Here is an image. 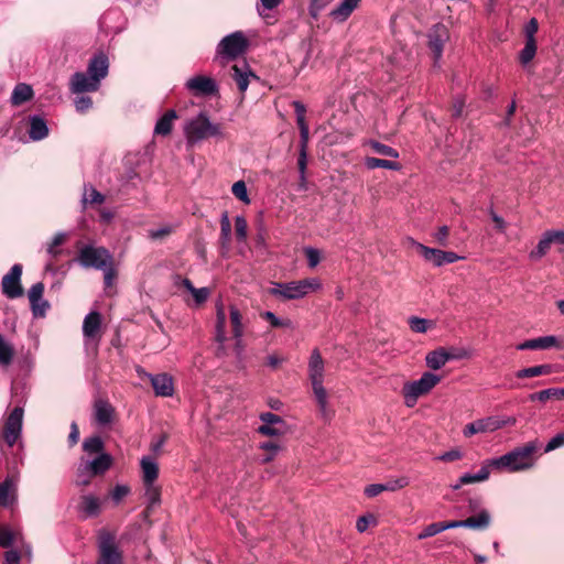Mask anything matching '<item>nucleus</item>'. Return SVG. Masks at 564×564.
I'll use <instances>...</instances> for the list:
<instances>
[{"label":"nucleus","mask_w":564,"mask_h":564,"mask_svg":"<svg viewBox=\"0 0 564 564\" xmlns=\"http://www.w3.org/2000/svg\"><path fill=\"white\" fill-rule=\"evenodd\" d=\"M109 69L108 56L100 52L94 55L87 67V72H76L69 80V89L73 94L94 93L100 87V83L107 77Z\"/></svg>","instance_id":"1"},{"label":"nucleus","mask_w":564,"mask_h":564,"mask_svg":"<svg viewBox=\"0 0 564 564\" xmlns=\"http://www.w3.org/2000/svg\"><path fill=\"white\" fill-rule=\"evenodd\" d=\"M536 448L538 447L534 442H529L500 457L490 459L489 466L495 469L508 470L511 473L529 469L534 464L533 454Z\"/></svg>","instance_id":"2"},{"label":"nucleus","mask_w":564,"mask_h":564,"mask_svg":"<svg viewBox=\"0 0 564 564\" xmlns=\"http://www.w3.org/2000/svg\"><path fill=\"white\" fill-rule=\"evenodd\" d=\"M308 377L312 383L313 392L318 404V410L324 420H329L333 415L328 409L327 392L323 386L324 382V360L318 349H314L308 361Z\"/></svg>","instance_id":"3"},{"label":"nucleus","mask_w":564,"mask_h":564,"mask_svg":"<svg viewBox=\"0 0 564 564\" xmlns=\"http://www.w3.org/2000/svg\"><path fill=\"white\" fill-rule=\"evenodd\" d=\"M321 288L322 283L317 278H308L286 283L273 282L269 293L284 301L300 300Z\"/></svg>","instance_id":"4"},{"label":"nucleus","mask_w":564,"mask_h":564,"mask_svg":"<svg viewBox=\"0 0 564 564\" xmlns=\"http://www.w3.org/2000/svg\"><path fill=\"white\" fill-rule=\"evenodd\" d=\"M184 133L187 144L192 147L207 138L220 137L221 129L219 124L213 123L205 112H199L186 122Z\"/></svg>","instance_id":"5"},{"label":"nucleus","mask_w":564,"mask_h":564,"mask_svg":"<svg viewBox=\"0 0 564 564\" xmlns=\"http://www.w3.org/2000/svg\"><path fill=\"white\" fill-rule=\"evenodd\" d=\"M441 377L433 372H424L419 380L406 382L402 393L405 405L412 408L421 395L429 393L438 382Z\"/></svg>","instance_id":"6"},{"label":"nucleus","mask_w":564,"mask_h":564,"mask_svg":"<svg viewBox=\"0 0 564 564\" xmlns=\"http://www.w3.org/2000/svg\"><path fill=\"white\" fill-rule=\"evenodd\" d=\"M248 48V40L242 32L237 31L226 35L216 47V58L228 62L242 55Z\"/></svg>","instance_id":"7"},{"label":"nucleus","mask_w":564,"mask_h":564,"mask_svg":"<svg viewBox=\"0 0 564 564\" xmlns=\"http://www.w3.org/2000/svg\"><path fill=\"white\" fill-rule=\"evenodd\" d=\"M98 560L96 564H123V555L119 550L115 534L100 531L98 535Z\"/></svg>","instance_id":"8"},{"label":"nucleus","mask_w":564,"mask_h":564,"mask_svg":"<svg viewBox=\"0 0 564 564\" xmlns=\"http://www.w3.org/2000/svg\"><path fill=\"white\" fill-rule=\"evenodd\" d=\"M78 261L84 268L100 270L112 265V256L104 247L85 246L79 251Z\"/></svg>","instance_id":"9"},{"label":"nucleus","mask_w":564,"mask_h":564,"mask_svg":"<svg viewBox=\"0 0 564 564\" xmlns=\"http://www.w3.org/2000/svg\"><path fill=\"white\" fill-rule=\"evenodd\" d=\"M23 409L20 406L14 408L7 417L3 430L2 438L9 447H13L22 432Z\"/></svg>","instance_id":"10"},{"label":"nucleus","mask_w":564,"mask_h":564,"mask_svg":"<svg viewBox=\"0 0 564 564\" xmlns=\"http://www.w3.org/2000/svg\"><path fill=\"white\" fill-rule=\"evenodd\" d=\"M416 250L422 254V257L432 262L435 267H442L445 263H454L463 257H459L457 253L453 251H444L441 249L430 248L422 243H415Z\"/></svg>","instance_id":"11"},{"label":"nucleus","mask_w":564,"mask_h":564,"mask_svg":"<svg viewBox=\"0 0 564 564\" xmlns=\"http://www.w3.org/2000/svg\"><path fill=\"white\" fill-rule=\"evenodd\" d=\"M22 265L14 264L2 278V292L9 299H17L23 294L21 286Z\"/></svg>","instance_id":"12"},{"label":"nucleus","mask_w":564,"mask_h":564,"mask_svg":"<svg viewBox=\"0 0 564 564\" xmlns=\"http://www.w3.org/2000/svg\"><path fill=\"white\" fill-rule=\"evenodd\" d=\"M429 48L431 50L434 63L437 64L443 55L444 44L448 40V31L444 24H435L427 34Z\"/></svg>","instance_id":"13"},{"label":"nucleus","mask_w":564,"mask_h":564,"mask_svg":"<svg viewBox=\"0 0 564 564\" xmlns=\"http://www.w3.org/2000/svg\"><path fill=\"white\" fill-rule=\"evenodd\" d=\"M44 284L42 282L34 283L29 292L28 297L31 305V311L34 317H44L50 304L43 299Z\"/></svg>","instance_id":"14"},{"label":"nucleus","mask_w":564,"mask_h":564,"mask_svg":"<svg viewBox=\"0 0 564 564\" xmlns=\"http://www.w3.org/2000/svg\"><path fill=\"white\" fill-rule=\"evenodd\" d=\"M185 87L194 95L210 96L218 91L217 83L207 76L197 75L185 83Z\"/></svg>","instance_id":"15"},{"label":"nucleus","mask_w":564,"mask_h":564,"mask_svg":"<svg viewBox=\"0 0 564 564\" xmlns=\"http://www.w3.org/2000/svg\"><path fill=\"white\" fill-rule=\"evenodd\" d=\"M505 425L503 421L497 417L489 416L476 420L464 427L463 434L465 437H470L477 433L495 432Z\"/></svg>","instance_id":"16"},{"label":"nucleus","mask_w":564,"mask_h":564,"mask_svg":"<svg viewBox=\"0 0 564 564\" xmlns=\"http://www.w3.org/2000/svg\"><path fill=\"white\" fill-rule=\"evenodd\" d=\"M260 420L263 422L258 427V432L265 436H279L284 433V421L278 414L272 412H264L260 414Z\"/></svg>","instance_id":"17"},{"label":"nucleus","mask_w":564,"mask_h":564,"mask_svg":"<svg viewBox=\"0 0 564 564\" xmlns=\"http://www.w3.org/2000/svg\"><path fill=\"white\" fill-rule=\"evenodd\" d=\"M156 395L172 397L174 393L173 379L167 373L148 375Z\"/></svg>","instance_id":"18"},{"label":"nucleus","mask_w":564,"mask_h":564,"mask_svg":"<svg viewBox=\"0 0 564 564\" xmlns=\"http://www.w3.org/2000/svg\"><path fill=\"white\" fill-rule=\"evenodd\" d=\"M490 521V513L487 510L482 509L477 516L469 517L465 520H454V525L455 529L468 528L474 530H484L489 527Z\"/></svg>","instance_id":"19"},{"label":"nucleus","mask_w":564,"mask_h":564,"mask_svg":"<svg viewBox=\"0 0 564 564\" xmlns=\"http://www.w3.org/2000/svg\"><path fill=\"white\" fill-rule=\"evenodd\" d=\"M101 500L94 495H84L78 506L79 512L85 519L98 517L101 512Z\"/></svg>","instance_id":"20"},{"label":"nucleus","mask_w":564,"mask_h":564,"mask_svg":"<svg viewBox=\"0 0 564 564\" xmlns=\"http://www.w3.org/2000/svg\"><path fill=\"white\" fill-rule=\"evenodd\" d=\"M85 465V468H88L93 475L99 476L104 475L112 465V457L108 453H101L97 455L94 459H82Z\"/></svg>","instance_id":"21"},{"label":"nucleus","mask_w":564,"mask_h":564,"mask_svg":"<svg viewBox=\"0 0 564 564\" xmlns=\"http://www.w3.org/2000/svg\"><path fill=\"white\" fill-rule=\"evenodd\" d=\"M558 340L555 336H542L538 338L528 339L517 346L518 350H539L549 349L557 346Z\"/></svg>","instance_id":"22"},{"label":"nucleus","mask_w":564,"mask_h":564,"mask_svg":"<svg viewBox=\"0 0 564 564\" xmlns=\"http://www.w3.org/2000/svg\"><path fill=\"white\" fill-rule=\"evenodd\" d=\"M408 485L405 478H398L386 484H372L365 488V495L369 498L380 495L382 491H394Z\"/></svg>","instance_id":"23"},{"label":"nucleus","mask_w":564,"mask_h":564,"mask_svg":"<svg viewBox=\"0 0 564 564\" xmlns=\"http://www.w3.org/2000/svg\"><path fill=\"white\" fill-rule=\"evenodd\" d=\"M115 410L110 403L104 400H98L94 405L95 421L100 426L110 424L113 420Z\"/></svg>","instance_id":"24"},{"label":"nucleus","mask_w":564,"mask_h":564,"mask_svg":"<svg viewBox=\"0 0 564 564\" xmlns=\"http://www.w3.org/2000/svg\"><path fill=\"white\" fill-rule=\"evenodd\" d=\"M231 77L236 82L238 89L241 93H245L248 89L250 77L257 78V76L250 70L246 63H243L241 66L237 64L234 65L231 67Z\"/></svg>","instance_id":"25"},{"label":"nucleus","mask_w":564,"mask_h":564,"mask_svg":"<svg viewBox=\"0 0 564 564\" xmlns=\"http://www.w3.org/2000/svg\"><path fill=\"white\" fill-rule=\"evenodd\" d=\"M361 0H343L329 13L330 18L337 22H345L357 9Z\"/></svg>","instance_id":"26"},{"label":"nucleus","mask_w":564,"mask_h":564,"mask_svg":"<svg viewBox=\"0 0 564 564\" xmlns=\"http://www.w3.org/2000/svg\"><path fill=\"white\" fill-rule=\"evenodd\" d=\"M101 326V316L98 312H90L84 318L83 334L85 338L96 339Z\"/></svg>","instance_id":"27"},{"label":"nucleus","mask_w":564,"mask_h":564,"mask_svg":"<svg viewBox=\"0 0 564 564\" xmlns=\"http://www.w3.org/2000/svg\"><path fill=\"white\" fill-rule=\"evenodd\" d=\"M29 137L33 141H40L45 139L48 135V127L46 124V121L37 116H30L29 117Z\"/></svg>","instance_id":"28"},{"label":"nucleus","mask_w":564,"mask_h":564,"mask_svg":"<svg viewBox=\"0 0 564 564\" xmlns=\"http://www.w3.org/2000/svg\"><path fill=\"white\" fill-rule=\"evenodd\" d=\"M142 480L143 484L155 482L159 476V465L150 456L142 457L141 462Z\"/></svg>","instance_id":"29"},{"label":"nucleus","mask_w":564,"mask_h":564,"mask_svg":"<svg viewBox=\"0 0 564 564\" xmlns=\"http://www.w3.org/2000/svg\"><path fill=\"white\" fill-rule=\"evenodd\" d=\"M454 357L449 355L444 348H438L433 351H430L425 357L426 366L433 370H438L445 364L453 359Z\"/></svg>","instance_id":"30"},{"label":"nucleus","mask_w":564,"mask_h":564,"mask_svg":"<svg viewBox=\"0 0 564 564\" xmlns=\"http://www.w3.org/2000/svg\"><path fill=\"white\" fill-rule=\"evenodd\" d=\"M229 321L231 325L232 337L238 339L243 336L245 325L242 322V314L235 305L229 306Z\"/></svg>","instance_id":"31"},{"label":"nucleus","mask_w":564,"mask_h":564,"mask_svg":"<svg viewBox=\"0 0 564 564\" xmlns=\"http://www.w3.org/2000/svg\"><path fill=\"white\" fill-rule=\"evenodd\" d=\"M216 341L219 343L220 345H224L225 341L227 340V336H226V321H227V316H226V312H225V308L223 306V304H217L216 306Z\"/></svg>","instance_id":"32"},{"label":"nucleus","mask_w":564,"mask_h":564,"mask_svg":"<svg viewBox=\"0 0 564 564\" xmlns=\"http://www.w3.org/2000/svg\"><path fill=\"white\" fill-rule=\"evenodd\" d=\"M177 118L176 111L171 109L166 111L156 122L154 133L167 135L172 131L173 120Z\"/></svg>","instance_id":"33"},{"label":"nucleus","mask_w":564,"mask_h":564,"mask_svg":"<svg viewBox=\"0 0 564 564\" xmlns=\"http://www.w3.org/2000/svg\"><path fill=\"white\" fill-rule=\"evenodd\" d=\"M33 97V89L28 84H18L11 95V102L14 106H20Z\"/></svg>","instance_id":"34"},{"label":"nucleus","mask_w":564,"mask_h":564,"mask_svg":"<svg viewBox=\"0 0 564 564\" xmlns=\"http://www.w3.org/2000/svg\"><path fill=\"white\" fill-rule=\"evenodd\" d=\"M553 372V366L550 364L538 365L529 368H523L516 373V377L521 378H533L539 376H547Z\"/></svg>","instance_id":"35"},{"label":"nucleus","mask_w":564,"mask_h":564,"mask_svg":"<svg viewBox=\"0 0 564 564\" xmlns=\"http://www.w3.org/2000/svg\"><path fill=\"white\" fill-rule=\"evenodd\" d=\"M448 529H455L454 521L434 522L425 527L423 531L417 535V539L423 540L431 538Z\"/></svg>","instance_id":"36"},{"label":"nucleus","mask_w":564,"mask_h":564,"mask_svg":"<svg viewBox=\"0 0 564 564\" xmlns=\"http://www.w3.org/2000/svg\"><path fill=\"white\" fill-rule=\"evenodd\" d=\"M489 460L481 466V468L476 474L466 473L460 476V484L469 485L475 482H481L489 478L490 468Z\"/></svg>","instance_id":"37"},{"label":"nucleus","mask_w":564,"mask_h":564,"mask_svg":"<svg viewBox=\"0 0 564 564\" xmlns=\"http://www.w3.org/2000/svg\"><path fill=\"white\" fill-rule=\"evenodd\" d=\"M552 243L553 241L549 231H545L538 242L536 248L530 252L529 258L534 261L540 260L549 252Z\"/></svg>","instance_id":"38"},{"label":"nucleus","mask_w":564,"mask_h":564,"mask_svg":"<svg viewBox=\"0 0 564 564\" xmlns=\"http://www.w3.org/2000/svg\"><path fill=\"white\" fill-rule=\"evenodd\" d=\"M14 358V348L2 334H0V367H8Z\"/></svg>","instance_id":"39"},{"label":"nucleus","mask_w":564,"mask_h":564,"mask_svg":"<svg viewBox=\"0 0 564 564\" xmlns=\"http://www.w3.org/2000/svg\"><path fill=\"white\" fill-rule=\"evenodd\" d=\"M144 485V496L148 500L147 509H153L161 502V488L155 485V482L143 484Z\"/></svg>","instance_id":"40"},{"label":"nucleus","mask_w":564,"mask_h":564,"mask_svg":"<svg viewBox=\"0 0 564 564\" xmlns=\"http://www.w3.org/2000/svg\"><path fill=\"white\" fill-rule=\"evenodd\" d=\"M105 443L100 436H91L85 438L83 442V451L88 455L97 454L100 455L104 452Z\"/></svg>","instance_id":"41"},{"label":"nucleus","mask_w":564,"mask_h":564,"mask_svg":"<svg viewBox=\"0 0 564 564\" xmlns=\"http://www.w3.org/2000/svg\"><path fill=\"white\" fill-rule=\"evenodd\" d=\"M365 165L369 169V170H375V169H387V170H393V171H397L399 170L400 165L398 162L395 161H390V160H384V159H378V158H372V156H368L366 158L365 160Z\"/></svg>","instance_id":"42"},{"label":"nucleus","mask_w":564,"mask_h":564,"mask_svg":"<svg viewBox=\"0 0 564 564\" xmlns=\"http://www.w3.org/2000/svg\"><path fill=\"white\" fill-rule=\"evenodd\" d=\"M105 196L99 193L94 186L85 185L82 202L86 204H102Z\"/></svg>","instance_id":"43"},{"label":"nucleus","mask_w":564,"mask_h":564,"mask_svg":"<svg viewBox=\"0 0 564 564\" xmlns=\"http://www.w3.org/2000/svg\"><path fill=\"white\" fill-rule=\"evenodd\" d=\"M536 42H529L525 41L524 47L519 53V62L525 66L528 65L535 56L536 54Z\"/></svg>","instance_id":"44"},{"label":"nucleus","mask_w":564,"mask_h":564,"mask_svg":"<svg viewBox=\"0 0 564 564\" xmlns=\"http://www.w3.org/2000/svg\"><path fill=\"white\" fill-rule=\"evenodd\" d=\"M93 477H95V475H93V473L88 468H85L84 463L80 460L76 471V485L88 486Z\"/></svg>","instance_id":"45"},{"label":"nucleus","mask_w":564,"mask_h":564,"mask_svg":"<svg viewBox=\"0 0 564 564\" xmlns=\"http://www.w3.org/2000/svg\"><path fill=\"white\" fill-rule=\"evenodd\" d=\"M409 325L414 333L424 334L431 327L432 322L426 318L412 316L409 318Z\"/></svg>","instance_id":"46"},{"label":"nucleus","mask_w":564,"mask_h":564,"mask_svg":"<svg viewBox=\"0 0 564 564\" xmlns=\"http://www.w3.org/2000/svg\"><path fill=\"white\" fill-rule=\"evenodd\" d=\"M15 541V533L4 524H0V546L9 549Z\"/></svg>","instance_id":"47"},{"label":"nucleus","mask_w":564,"mask_h":564,"mask_svg":"<svg viewBox=\"0 0 564 564\" xmlns=\"http://www.w3.org/2000/svg\"><path fill=\"white\" fill-rule=\"evenodd\" d=\"M551 399L557 400L556 388H549L545 390H541V391L531 393L529 395V400L532 402H534V401L546 402Z\"/></svg>","instance_id":"48"},{"label":"nucleus","mask_w":564,"mask_h":564,"mask_svg":"<svg viewBox=\"0 0 564 564\" xmlns=\"http://www.w3.org/2000/svg\"><path fill=\"white\" fill-rule=\"evenodd\" d=\"M370 147L376 153H378L380 155H384V156H389V158H393V159L399 158L398 151L387 144L380 143L378 141H371Z\"/></svg>","instance_id":"49"},{"label":"nucleus","mask_w":564,"mask_h":564,"mask_svg":"<svg viewBox=\"0 0 564 564\" xmlns=\"http://www.w3.org/2000/svg\"><path fill=\"white\" fill-rule=\"evenodd\" d=\"M231 192L235 195V197L241 200L242 203H250L247 185L243 181H237L236 183H234Z\"/></svg>","instance_id":"50"},{"label":"nucleus","mask_w":564,"mask_h":564,"mask_svg":"<svg viewBox=\"0 0 564 564\" xmlns=\"http://www.w3.org/2000/svg\"><path fill=\"white\" fill-rule=\"evenodd\" d=\"M13 488V481L7 478L0 484V506L8 507L10 505V491Z\"/></svg>","instance_id":"51"},{"label":"nucleus","mask_w":564,"mask_h":564,"mask_svg":"<svg viewBox=\"0 0 564 564\" xmlns=\"http://www.w3.org/2000/svg\"><path fill=\"white\" fill-rule=\"evenodd\" d=\"M220 236L224 243H228L231 237V224L228 213L225 212L220 219Z\"/></svg>","instance_id":"52"},{"label":"nucleus","mask_w":564,"mask_h":564,"mask_svg":"<svg viewBox=\"0 0 564 564\" xmlns=\"http://www.w3.org/2000/svg\"><path fill=\"white\" fill-rule=\"evenodd\" d=\"M65 238L66 235L64 232H58L53 237L52 242L47 246L46 249L47 253L51 257L56 258L57 256L61 254V250H58L57 247L65 241Z\"/></svg>","instance_id":"53"},{"label":"nucleus","mask_w":564,"mask_h":564,"mask_svg":"<svg viewBox=\"0 0 564 564\" xmlns=\"http://www.w3.org/2000/svg\"><path fill=\"white\" fill-rule=\"evenodd\" d=\"M262 317L270 322L271 326L274 328L279 327H292V322L290 319H281L274 313L267 311L262 314Z\"/></svg>","instance_id":"54"},{"label":"nucleus","mask_w":564,"mask_h":564,"mask_svg":"<svg viewBox=\"0 0 564 564\" xmlns=\"http://www.w3.org/2000/svg\"><path fill=\"white\" fill-rule=\"evenodd\" d=\"M306 164H307V154H306V150L304 149V145H302L301 150H300L299 158H297V167H299V172H300V181H301L302 186L304 185V183L306 181V176H305Z\"/></svg>","instance_id":"55"},{"label":"nucleus","mask_w":564,"mask_h":564,"mask_svg":"<svg viewBox=\"0 0 564 564\" xmlns=\"http://www.w3.org/2000/svg\"><path fill=\"white\" fill-rule=\"evenodd\" d=\"M174 226L165 225L156 229L149 230V237L153 240H159L167 237L174 231Z\"/></svg>","instance_id":"56"},{"label":"nucleus","mask_w":564,"mask_h":564,"mask_svg":"<svg viewBox=\"0 0 564 564\" xmlns=\"http://www.w3.org/2000/svg\"><path fill=\"white\" fill-rule=\"evenodd\" d=\"M130 492V489L126 485H117L109 494L111 500L118 505L121 502V500L128 496Z\"/></svg>","instance_id":"57"},{"label":"nucleus","mask_w":564,"mask_h":564,"mask_svg":"<svg viewBox=\"0 0 564 564\" xmlns=\"http://www.w3.org/2000/svg\"><path fill=\"white\" fill-rule=\"evenodd\" d=\"M260 2L257 4V12L260 17L264 15L265 11H271L278 8L282 0H259Z\"/></svg>","instance_id":"58"},{"label":"nucleus","mask_w":564,"mask_h":564,"mask_svg":"<svg viewBox=\"0 0 564 564\" xmlns=\"http://www.w3.org/2000/svg\"><path fill=\"white\" fill-rule=\"evenodd\" d=\"M304 252H305V256H306V259H307V264L310 268H315L319 261H321V253L317 249L313 248V247H306L304 249Z\"/></svg>","instance_id":"59"},{"label":"nucleus","mask_w":564,"mask_h":564,"mask_svg":"<svg viewBox=\"0 0 564 564\" xmlns=\"http://www.w3.org/2000/svg\"><path fill=\"white\" fill-rule=\"evenodd\" d=\"M247 221L242 216H237L235 219V229L236 236L239 240H245L247 238Z\"/></svg>","instance_id":"60"},{"label":"nucleus","mask_w":564,"mask_h":564,"mask_svg":"<svg viewBox=\"0 0 564 564\" xmlns=\"http://www.w3.org/2000/svg\"><path fill=\"white\" fill-rule=\"evenodd\" d=\"M539 29V23L535 18H532L524 28L525 41L536 42L535 34Z\"/></svg>","instance_id":"61"},{"label":"nucleus","mask_w":564,"mask_h":564,"mask_svg":"<svg viewBox=\"0 0 564 564\" xmlns=\"http://www.w3.org/2000/svg\"><path fill=\"white\" fill-rule=\"evenodd\" d=\"M332 0H311L310 3V14L313 18H317L319 12L328 4Z\"/></svg>","instance_id":"62"},{"label":"nucleus","mask_w":564,"mask_h":564,"mask_svg":"<svg viewBox=\"0 0 564 564\" xmlns=\"http://www.w3.org/2000/svg\"><path fill=\"white\" fill-rule=\"evenodd\" d=\"M74 104L78 112H85L93 106V100L88 96H79L74 100Z\"/></svg>","instance_id":"63"},{"label":"nucleus","mask_w":564,"mask_h":564,"mask_svg":"<svg viewBox=\"0 0 564 564\" xmlns=\"http://www.w3.org/2000/svg\"><path fill=\"white\" fill-rule=\"evenodd\" d=\"M563 445H564V433H558L547 442V444L545 446V452L546 453L552 452Z\"/></svg>","instance_id":"64"}]
</instances>
